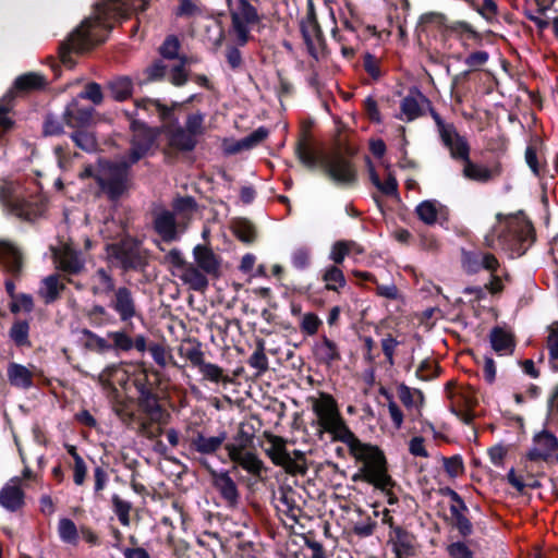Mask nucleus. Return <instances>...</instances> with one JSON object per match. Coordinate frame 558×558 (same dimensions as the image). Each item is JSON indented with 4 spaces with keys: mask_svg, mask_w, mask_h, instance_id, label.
<instances>
[{
    "mask_svg": "<svg viewBox=\"0 0 558 558\" xmlns=\"http://www.w3.org/2000/svg\"><path fill=\"white\" fill-rule=\"evenodd\" d=\"M312 410L316 415L314 424L319 439L324 434L331 436V441H340L348 446L350 454L362 466L353 475V481H363L379 490L393 487L396 482L388 473V463L384 451L374 445L362 442L350 429L342 416L336 399L326 392L313 400Z\"/></svg>",
    "mask_w": 558,
    "mask_h": 558,
    "instance_id": "obj_1",
    "label": "nucleus"
},
{
    "mask_svg": "<svg viewBox=\"0 0 558 558\" xmlns=\"http://www.w3.org/2000/svg\"><path fill=\"white\" fill-rule=\"evenodd\" d=\"M311 124L303 126L295 144V155L299 161L308 170L320 169L337 186L351 187L357 184V169L352 161L359 154V147L347 143L342 153L327 157L318 154L312 146Z\"/></svg>",
    "mask_w": 558,
    "mask_h": 558,
    "instance_id": "obj_2",
    "label": "nucleus"
},
{
    "mask_svg": "<svg viewBox=\"0 0 558 558\" xmlns=\"http://www.w3.org/2000/svg\"><path fill=\"white\" fill-rule=\"evenodd\" d=\"M111 28L99 16L84 20L66 40L60 43L58 48L60 62L70 69L73 68L75 61L72 53H83L105 43Z\"/></svg>",
    "mask_w": 558,
    "mask_h": 558,
    "instance_id": "obj_3",
    "label": "nucleus"
},
{
    "mask_svg": "<svg viewBox=\"0 0 558 558\" xmlns=\"http://www.w3.org/2000/svg\"><path fill=\"white\" fill-rule=\"evenodd\" d=\"M98 168L95 182L99 189V194L104 195L108 202L117 204L128 195L132 186L129 166L124 162L100 159Z\"/></svg>",
    "mask_w": 558,
    "mask_h": 558,
    "instance_id": "obj_4",
    "label": "nucleus"
},
{
    "mask_svg": "<svg viewBox=\"0 0 558 558\" xmlns=\"http://www.w3.org/2000/svg\"><path fill=\"white\" fill-rule=\"evenodd\" d=\"M112 256L124 272H142L148 266L147 251L142 247V242L134 238L129 236L113 244Z\"/></svg>",
    "mask_w": 558,
    "mask_h": 558,
    "instance_id": "obj_5",
    "label": "nucleus"
},
{
    "mask_svg": "<svg viewBox=\"0 0 558 558\" xmlns=\"http://www.w3.org/2000/svg\"><path fill=\"white\" fill-rule=\"evenodd\" d=\"M8 210L19 219L34 222L47 210L46 201L38 195H11L4 201Z\"/></svg>",
    "mask_w": 558,
    "mask_h": 558,
    "instance_id": "obj_6",
    "label": "nucleus"
},
{
    "mask_svg": "<svg viewBox=\"0 0 558 558\" xmlns=\"http://www.w3.org/2000/svg\"><path fill=\"white\" fill-rule=\"evenodd\" d=\"M499 239L518 255H523L535 241V229L531 221H511Z\"/></svg>",
    "mask_w": 558,
    "mask_h": 558,
    "instance_id": "obj_7",
    "label": "nucleus"
},
{
    "mask_svg": "<svg viewBox=\"0 0 558 558\" xmlns=\"http://www.w3.org/2000/svg\"><path fill=\"white\" fill-rule=\"evenodd\" d=\"M201 464L210 475L214 488L219 493L226 506L235 509L240 504V492L235 482L227 471H216L206 460H199Z\"/></svg>",
    "mask_w": 558,
    "mask_h": 558,
    "instance_id": "obj_8",
    "label": "nucleus"
},
{
    "mask_svg": "<svg viewBox=\"0 0 558 558\" xmlns=\"http://www.w3.org/2000/svg\"><path fill=\"white\" fill-rule=\"evenodd\" d=\"M133 385L138 392V408L151 418L153 422H160L163 409L159 403V396L151 388L148 376L144 374L142 377L135 378Z\"/></svg>",
    "mask_w": 558,
    "mask_h": 558,
    "instance_id": "obj_9",
    "label": "nucleus"
},
{
    "mask_svg": "<svg viewBox=\"0 0 558 558\" xmlns=\"http://www.w3.org/2000/svg\"><path fill=\"white\" fill-rule=\"evenodd\" d=\"M161 134L166 135L169 147L189 153L195 149L197 138L193 137L183 126L178 123L165 122L161 124Z\"/></svg>",
    "mask_w": 558,
    "mask_h": 558,
    "instance_id": "obj_10",
    "label": "nucleus"
},
{
    "mask_svg": "<svg viewBox=\"0 0 558 558\" xmlns=\"http://www.w3.org/2000/svg\"><path fill=\"white\" fill-rule=\"evenodd\" d=\"M95 108L82 105L77 98H73L64 108L63 122L72 129H85L93 122Z\"/></svg>",
    "mask_w": 558,
    "mask_h": 558,
    "instance_id": "obj_11",
    "label": "nucleus"
},
{
    "mask_svg": "<svg viewBox=\"0 0 558 558\" xmlns=\"http://www.w3.org/2000/svg\"><path fill=\"white\" fill-rule=\"evenodd\" d=\"M533 447L526 452V459L532 462L547 461L558 449L557 437L547 429L533 436Z\"/></svg>",
    "mask_w": 558,
    "mask_h": 558,
    "instance_id": "obj_12",
    "label": "nucleus"
},
{
    "mask_svg": "<svg viewBox=\"0 0 558 558\" xmlns=\"http://www.w3.org/2000/svg\"><path fill=\"white\" fill-rule=\"evenodd\" d=\"M226 439V432H221L217 436L208 437L201 430H194L192 436L187 437L185 441L189 445L190 451L203 456H213L221 448Z\"/></svg>",
    "mask_w": 558,
    "mask_h": 558,
    "instance_id": "obj_13",
    "label": "nucleus"
},
{
    "mask_svg": "<svg viewBox=\"0 0 558 558\" xmlns=\"http://www.w3.org/2000/svg\"><path fill=\"white\" fill-rule=\"evenodd\" d=\"M136 109L145 111L148 116L158 114L162 122L178 123V117L174 111L180 108V104L172 101L170 106L162 104L159 99L142 97L134 100Z\"/></svg>",
    "mask_w": 558,
    "mask_h": 558,
    "instance_id": "obj_14",
    "label": "nucleus"
},
{
    "mask_svg": "<svg viewBox=\"0 0 558 558\" xmlns=\"http://www.w3.org/2000/svg\"><path fill=\"white\" fill-rule=\"evenodd\" d=\"M53 257L56 268L63 271L64 276L80 275L85 270V260L81 252L71 246L66 245L60 251H54Z\"/></svg>",
    "mask_w": 558,
    "mask_h": 558,
    "instance_id": "obj_15",
    "label": "nucleus"
},
{
    "mask_svg": "<svg viewBox=\"0 0 558 558\" xmlns=\"http://www.w3.org/2000/svg\"><path fill=\"white\" fill-rule=\"evenodd\" d=\"M446 132V136L441 133L439 137L442 145L449 149L451 158L462 162L470 159V144L464 136L459 134L456 125L450 126Z\"/></svg>",
    "mask_w": 558,
    "mask_h": 558,
    "instance_id": "obj_16",
    "label": "nucleus"
},
{
    "mask_svg": "<svg viewBox=\"0 0 558 558\" xmlns=\"http://www.w3.org/2000/svg\"><path fill=\"white\" fill-rule=\"evenodd\" d=\"M112 308L120 317L121 322H129L136 315V305L132 291L126 287H119L109 302Z\"/></svg>",
    "mask_w": 558,
    "mask_h": 558,
    "instance_id": "obj_17",
    "label": "nucleus"
},
{
    "mask_svg": "<svg viewBox=\"0 0 558 558\" xmlns=\"http://www.w3.org/2000/svg\"><path fill=\"white\" fill-rule=\"evenodd\" d=\"M502 173L500 162H496L493 167L488 168L468 159L463 162L462 174L465 179L477 183H488Z\"/></svg>",
    "mask_w": 558,
    "mask_h": 558,
    "instance_id": "obj_18",
    "label": "nucleus"
},
{
    "mask_svg": "<svg viewBox=\"0 0 558 558\" xmlns=\"http://www.w3.org/2000/svg\"><path fill=\"white\" fill-rule=\"evenodd\" d=\"M389 543L392 545L396 558L416 555L415 536L402 526L391 525Z\"/></svg>",
    "mask_w": 558,
    "mask_h": 558,
    "instance_id": "obj_19",
    "label": "nucleus"
},
{
    "mask_svg": "<svg viewBox=\"0 0 558 558\" xmlns=\"http://www.w3.org/2000/svg\"><path fill=\"white\" fill-rule=\"evenodd\" d=\"M46 86L47 80L44 75L35 72H28L14 80L12 88L3 96V100L9 99V101H12L15 98L16 93L41 90Z\"/></svg>",
    "mask_w": 558,
    "mask_h": 558,
    "instance_id": "obj_20",
    "label": "nucleus"
},
{
    "mask_svg": "<svg viewBox=\"0 0 558 558\" xmlns=\"http://www.w3.org/2000/svg\"><path fill=\"white\" fill-rule=\"evenodd\" d=\"M0 263L14 278H20L23 271V254L17 246L8 241H0Z\"/></svg>",
    "mask_w": 558,
    "mask_h": 558,
    "instance_id": "obj_21",
    "label": "nucleus"
},
{
    "mask_svg": "<svg viewBox=\"0 0 558 558\" xmlns=\"http://www.w3.org/2000/svg\"><path fill=\"white\" fill-rule=\"evenodd\" d=\"M154 230L160 235L163 242L171 243L179 239L178 225L174 213L163 209L154 215Z\"/></svg>",
    "mask_w": 558,
    "mask_h": 558,
    "instance_id": "obj_22",
    "label": "nucleus"
},
{
    "mask_svg": "<svg viewBox=\"0 0 558 558\" xmlns=\"http://www.w3.org/2000/svg\"><path fill=\"white\" fill-rule=\"evenodd\" d=\"M313 354L320 365L326 366H331L342 359L338 344L326 335L314 344Z\"/></svg>",
    "mask_w": 558,
    "mask_h": 558,
    "instance_id": "obj_23",
    "label": "nucleus"
},
{
    "mask_svg": "<svg viewBox=\"0 0 558 558\" xmlns=\"http://www.w3.org/2000/svg\"><path fill=\"white\" fill-rule=\"evenodd\" d=\"M160 130L161 125L149 126L145 121H133L130 125V131L133 134L130 142L151 149L161 135Z\"/></svg>",
    "mask_w": 558,
    "mask_h": 558,
    "instance_id": "obj_24",
    "label": "nucleus"
},
{
    "mask_svg": "<svg viewBox=\"0 0 558 558\" xmlns=\"http://www.w3.org/2000/svg\"><path fill=\"white\" fill-rule=\"evenodd\" d=\"M193 255L197 268L207 275H218L221 260L220 257L216 255L210 247L198 244L194 247Z\"/></svg>",
    "mask_w": 558,
    "mask_h": 558,
    "instance_id": "obj_25",
    "label": "nucleus"
},
{
    "mask_svg": "<svg viewBox=\"0 0 558 558\" xmlns=\"http://www.w3.org/2000/svg\"><path fill=\"white\" fill-rule=\"evenodd\" d=\"M178 353L181 357H184L193 368L199 367L205 362L203 343L194 337L184 339L178 349Z\"/></svg>",
    "mask_w": 558,
    "mask_h": 558,
    "instance_id": "obj_26",
    "label": "nucleus"
},
{
    "mask_svg": "<svg viewBox=\"0 0 558 558\" xmlns=\"http://www.w3.org/2000/svg\"><path fill=\"white\" fill-rule=\"evenodd\" d=\"M60 276L52 274L41 280L38 289V295L46 305L53 304L60 300L62 292L66 289L65 284L59 281Z\"/></svg>",
    "mask_w": 558,
    "mask_h": 558,
    "instance_id": "obj_27",
    "label": "nucleus"
},
{
    "mask_svg": "<svg viewBox=\"0 0 558 558\" xmlns=\"http://www.w3.org/2000/svg\"><path fill=\"white\" fill-rule=\"evenodd\" d=\"M229 458L232 462L254 476L260 477L262 473L265 471L263 461L254 452L246 451L238 453L234 448H230Z\"/></svg>",
    "mask_w": 558,
    "mask_h": 558,
    "instance_id": "obj_28",
    "label": "nucleus"
},
{
    "mask_svg": "<svg viewBox=\"0 0 558 558\" xmlns=\"http://www.w3.org/2000/svg\"><path fill=\"white\" fill-rule=\"evenodd\" d=\"M106 88L113 100L122 102L132 97L134 83L130 76L120 75L109 80Z\"/></svg>",
    "mask_w": 558,
    "mask_h": 558,
    "instance_id": "obj_29",
    "label": "nucleus"
},
{
    "mask_svg": "<svg viewBox=\"0 0 558 558\" xmlns=\"http://www.w3.org/2000/svg\"><path fill=\"white\" fill-rule=\"evenodd\" d=\"M0 506L10 512H16L25 506V493L17 485H4L0 490Z\"/></svg>",
    "mask_w": 558,
    "mask_h": 558,
    "instance_id": "obj_30",
    "label": "nucleus"
},
{
    "mask_svg": "<svg viewBox=\"0 0 558 558\" xmlns=\"http://www.w3.org/2000/svg\"><path fill=\"white\" fill-rule=\"evenodd\" d=\"M489 341L493 350L498 354H512L515 349V340L513 335L499 326L492 328L489 333Z\"/></svg>",
    "mask_w": 558,
    "mask_h": 558,
    "instance_id": "obj_31",
    "label": "nucleus"
},
{
    "mask_svg": "<svg viewBox=\"0 0 558 558\" xmlns=\"http://www.w3.org/2000/svg\"><path fill=\"white\" fill-rule=\"evenodd\" d=\"M8 379L13 387L28 389L33 386V374L24 365L10 363L8 366Z\"/></svg>",
    "mask_w": 558,
    "mask_h": 558,
    "instance_id": "obj_32",
    "label": "nucleus"
},
{
    "mask_svg": "<svg viewBox=\"0 0 558 558\" xmlns=\"http://www.w3.org/2000/svg\"><path fill=\"white\" fill-rule=\"evenodd\" d=\"M179 277L193 291L203 292L208 287L207 277L192 264H189Z\"/></svg>",
    "mask_w": 558,
    "mask_h": 558,
    "instance_id": "obj_33",
    "label": "nucleus"
},
{
    "mask_svg": "<svg viewBox=\"0 0 558 558\" xmlns=\"http://www.w3.org/2000/svg\"><path fill=\"white\" fill-rule=\"evenodd\" d=\"M322 280L325 282V290L337 293L347 286L343 271L336 265H329L322 271Z\"/></svg>",
    "mask_w": 558,
    "mask_h": 558,
    "instance_id": "obj_34",
    "label": "nucleus"
},
{
    "mask_svg": "<svg viewBox=\"0 0 558 558\" xmlns=\"http://www.w3.org/2000/svg\"><path fill=\"white\" fill-rule=\"evenodd\" d=\"M197 369L204 380L214 384H223L225 386L233 383V379L229 375L225 374L223 368L217 364L205 361L199 367H197Z\"/></svg>",
    "mask_w": 558,
    "mask_h": 558,
    "instance_id": "obj_35",
    "label": "nucleus"
},
{
    "mask_svg": "<svg viewBox=\"0 0 558 558\" xmlns=\"http://www.w3.org/2000/svg\"><path fill=\"white\" fill-rule=\"evenodd\" d=\"M234 235L243 243L251 244L257 238L255 225L247 218H236L232 222Z\"/></svg>",
    "mask_w": 558,
    "mask_h": 558,
    "instance_id": "obj_36",
    "label": "nucleus"
},
{
    "mask_svg": "<svg viewBox=\"0 0 558 558\" xmlns=\"http://www.w3.org/2000/svg\"><path fill=\"white\" fill-rule=\"evenodd\" d=\"M310 20H311L312 33L308 31V28L305 25L301 26V33H302L304 44L307 47L308 53L313 57H316V49H315L313 36L315 37V39L318 43H320V41H324V33H323V29H322L318 21L316 20V16L314 13H312L310 15Z\"/></svg>",
    "mask_w": 558,
    "mask_h": 558,
    "instance_id": "obj_37",
    "label": "nucleus"
},
{
    "mask_svg": "<svg viewBox=\"0 0 558 558\" xmlns=\"http://www.w3.org/2000/svg\"><path fill=\"white\" fill-rule=\"evenodd\" d=\"M398 397L407 409H411L413 407H422L424 403V393L422 390H412L405 384H400L398 386Z\"/></svg>",
    "mask_w": 558,
    "mask_h": 558,
    "instance_id": "obj_38",
    "label": "nucleus"
},
{
    "mask_svg": "<svg viewBox=\"0 0 558 558\" xmlns=\"http://www.w3.org/2000/svg\"><path fill=\"white\" fill-rule=\"evenodd\" d=\"M469 7L478 13L488 24L497 22V15L499 13L498 4L495 0H483L480 5L475 0H469Z\"/></svg>",
    "mask_w": 558,
    "mask_h": 558,
    "instance_id": "obj_39",
    "label": "nucleus"
},
{
    "mask_svg": "<svg viewBox=\"0 0 558 558\" xmlns=\"http://www.w3.org/2000/svg\"><path fill=\"white\" fill-rule=\"evenodd\" d=\"M113 10H118V15L126 19L130 13L144 12L148 8V0H116L111 4Z\"/></svg>",
    "mask_w": 558,
    "mask_h": 558,
    "instance_id": "obj_40",
    "label": "nucleus"
},
{
    "mask_svg": "<svg viewBox=\"0 0 558 558\" xmlns=\"http://www.w3.org/2000/svg\"><path fill=\"white\" fill-rule=\"evenodd\" d=\"M29 323L26 319H17L10 328L9 336L17 347H28Z\"/></svg>",
    "mask_w": 558,
    "mask_h": 558,
    "instance_id": "obj_41",
    "label": "nucleus"
},
{
    "mask_svg": "<svg viewBox=\"0 0 558 558\" xmlns=\"http://www.w3.org/2000/svg\"><path fill=\"white\" fill-rule=\"evenodd\" d=\"M71 138L78 148L86 153L97 150L98 143L95 135L84 129H76V131L72 132Z\"/></svg>",
    "mask_w": 558,
    "mask_h": 558,
    "instance_id": "obj_42",
    "label": "nucleus"
},
{
    "mask_svg": "<svg viewBox=\"0 0 558 558\" xmlns=\"http://www.w3.org/2000/svg\"><path fill=\"white\" fill-rule=\"evenodd\" d=\"M247 364L257 369V375H262L268 371V357L265 353V341L263 339L256 341V349L248 357Z\"/></svg>",
    "mask_w": 558,
    "mask_h": 558,
    "instance_id": "obj_43",
    "label": "nucleus"
},
{
    "mask_svg": "<svg viewBox=\"0 0 558 558\" xmlns=\"http://www.w3.org/2000/svg\"><path fill=\"white\" fill-rule=\"evenodd\" d=\"M243 24L254 25L260 22V16L248 0H238V12H232Z\"/></svg>",
    "mask_w": 558,
    "mask_h": 558,
    "instance_id": "obj_44",
    "label": "nucleus"
},
{
    "mask_svg": "<svg viewBox=\"0 0 558 558\" xmlns=\"http://www.w3.org/2000/svg\"><path fill=\"white\" fill-rule=\"evenodd\" d=\"M96 277L98 278L99 286H94L92 288L93 294H105L108 295L109 293L117 290L116 289V282L113 277L109 271H107L105 268H99L96 271Z\"/></svg>",
    "mask_w": 558,
    "mask_h": 558,
    "instance_id": "obj_45",
    "label": "nucleus"
},
{
    "mask_svg": "<svg viewBox=\"0 0 558 558\" xmlns=\"http://www.w3.org/2000/svg\"><path fill=\"white\" fill-rule=\"evenodd\" d=\"M286 471L292 475H305L307 472L306 458L300 450L293 451V457L289 456V461L282 465Z\"/></svg>",
    "mask_w": 558,
    "mask_h": 558,
    "instance_id": "obj_46",
    "label": "nucleus"
},
{
    "mask_svg": "<svg viewBox=\"0 0 558 558\" xmlns=\"http://www.w3.org/2000/svg\"><path fill=\"white\" fill-rule=\"evenodd\" d=\"M59 536L62 542L71 545H76L78 541V533L75 523L69 518H62L58 525Z\"/></svg>",
    "mask_w": 558,
    "mask_h": 558,
    "instance_id": "obj_47",
    "label": "nucleus"
},
{
    "mask_svg": "<svg viewBox=\"0 0 558 558\" xmlns=\"http://www.w3.org/2000/svg\"><path fill=\"white\" fill-rule=\"evenodd\" d=\"M355 245L353 241L340 240L335 242L331 246L329 259L332 260L336 266L341 265Z\"/></svg>",
    "mask_w": 558,
    "mask_h": 558,
    "instance_id": "obj_48",
    "label": "nucleus"
},
{
    "mask_svg": "<svg viewBox=\"0 0 558 558\" xmlns=\"http://www.w3.org/2000/svg\"><path fill=\"white\" fill-rule=\"evenodd\" d=\"M267 453L276 465L282 466L284 462L289 461L290 453L287 451L283 438L279 436L272 437V447Z\"/></svg>",
    "mask_w": 558,
    "mask_h": 558,
    "instance_id": "obj_49",
    "label": "nucleus"
},
{
    "mask_svg": "<svg viewBox=\"0 0 558 558\" xmlns=\"http://www.w3.org/2000/svg\"><path fill=\"white\" fill-rule=\"evenodd\" d=\"M167 72V65L160 59L155 60L150 65L144 70L145 78L140 81V85L148 84L156 81H161Z\"/></svg>",
    "mask_w": 558,
    "mask_h": 558,
    "instance_id": "obj_50",
    "label": "nucleus"
},
{
    "mask_svg": "<svg viewBox=\"0 0 558 558\" xmlns=\"http://www.w3.org/2000/svg\"><path fill=\"white\" fill-rule=\"evenodd\" d=\"M83 335L87 338L85 343L86 349L96 351L98 353H105L112 350L111 343H109L105 338L98 336L94 331L84 329Z\"/></svg>",
    "mask_w": 558,
    "mask_h": 558,
    "instance_id": "obj_51",
    "label": "nucleus"
},
{
    "mask_svg": "<svg viewBox=\"0 0 558 558\" xmlns=\"http://www.w3.org/2000/svg\"><path fill=\"white\" fill-rule=\"evenodd\" d=\"M452 526L456 527L462 537H469L473 533V525L465 513H460L454 507H450Z\"/></svg>",
    "mask_w": 558,
    "mask_h": 558,
    "instance_id": "obj_52",
    "label": "nucleus"
},
{
    "mask_svg": "<svg viewBox=\"0 0 558 558\" xmlns=\"http://www.w3.org/2000/svg\"><path fill=\"white\" fill-rule=\"evenodd\" d=\"M253 434L248 433L243 426H241L233 438L234 441L225 445L228 456L230 457V448H234L238 453L244 452V450L253 442Z\"/></svg>",
    "mask_w": 558,
    "mask_h": 558,
    "instance_id": "obj_53",
    "label": "nucleus"
},
{
    "mask_svg": "<svg viewBox=\"0 0 558 558\" xmlns=\"http://www.w3.org/2000/svg\"><path fill=\"white\" fill-rule=\"evenodd\" d=\"M415 213L420 220L426 225H434L437 221L438 211L433 201H423L420 203L415 208Z\"/></svg>",
    "mask_w": 558,
    "mask_h": 558,
    "instance_id": "obj_54",
    "label": "nucleus"
},
{
    "mask_svg": "<svg viewBox=\"0 0 558 558\" xmlns=\"http://www.w3.org/2000/svg\"><path fill=\"white\" fill-rule=\"evenodd\" d=\"M401 112L407 117L408 121H413L423 116L422 108L417 99L413 96H405L400 104Z\"/></svg>",
    "mask_w": 558,
    "mask_h": 558,
    "instance_id": "obj_55",
    "label": "nucleus"
},
{
    "mask_svg": "<svg viewBox=\"0 0 558 558\" xmlns=\"http://www.w3.org/2000/svg\"><path fill=\"white\" fill-rule=\"evenodd\" d=\"M80 99H88L95 106H99L104 101V93L100 84L96 82H89L85 85L84 89L76 97Z\"/></svg>",
    "mask_w": 558,
    "mask_h": 558,
    "instance_id": "obj_56",
    "label": "nucleus"
},
{
    "mask_svg": "<svg viewBox=\"0 0 558 558\" xmlns=\"http://www.w3.org/2000/svg\"><path fill=\"white\" fill-rule=\"evenodd\" d=\"M86 317L89 319V322L97 327L105 326L107 324H110L112 322L110 314L107 312V310L99 304L93 305L87 312Z\"/></svg>",
    "mask_w": 558,
    "mask_h": 558,
    "instance_id": "obj_57",
    "label": "nucleus"
},
{
    "mask_svg": "<svg viewBox=\"0 0 558 558\" xmlns=\"http://www.w3.org/2000/svg\"><path fill=\"white\" fill-rule=\"evenodd\" d=\"M180 41L175 35L167 36L161 46L159 47L160 56L168 60L178 59Z\"/></svg>",
    "mask_w": 558,
    "mask_h": 558,
    "instance_id": "obj_58",
    "label": "nucleus"
},
{
    "mask_svg": "<svg viewBox=\"0 0 558 558\" xmlns=\"http://www.w3.org/2000/svg\"><path fill=\"white\" fill-rule=\"evenodd\" d=\"M442 465L449 477L456 478L464 472L463 459L460 454L442 457Z\"/></svg>",
    "mask_w": 558,
    "mask_h": 558,
    "instance_id": "obj_59",
    "label": "nucleus"
},
{
    "mask_svg": "<svg viewBox=\"0 0 558 558\" xmlns=\"http://www.w3.org/2000/svg\"><path fill=\"white\" fill-rule=\"evenodd\" d=\"M113 511L117 514L120 523L124 526L130 525V511L132 508L131 502L121 499L118 495L112 496Z\"/></svg>",
    "mask_w": 558,
    "mask_h": 558,
    "instance_id": "obj_60",
    "label": "nucleus"
},
{
    "mask_svg": "<svg viewBox=\"0 0 558 558\" xmlns=\"http://www.w3.org/2000/svg\"><path fill=\"white\" fill-rule=\"evenodd\" d=\"M205 114L202 112L191 113L186 117L184 129L195 138L203 135Z\"/></svg>",
    "mask_w": 558,
    "mask_h": 558,
    "instance_id": "obj_61",
    "label": "nucleus"
},
{
    "mask_svg": "<svg viewBox=\"0 0 558 558\" xmlns=\"http://www.w3.org/2000/svg\"><path fill=\"white\" fill-rule=\"evenodd\" d=\"M64 133L63 122L54 114L47 113L43 122L44 136H58Z\"/></svg>",
    "mask_w": 558,
    "mask_h": 558,
    "instance_id": "obj_62",
    "label": "nucleus"
},
{
    "mask_svg": "<svg viewBox=\"0 0 558 558\" xmlns=\"http://www.w3.org/2000/svg\"><path fill=\"white\" fill-rule=\"evenodd\" d=\"M232 29L236 35V44L244 47L253 37L250 34L248 24H243L235 14H231Z\"/></svg>",
    "mask_w": 558,
    "mask_h": 558,
    "instance_id": "obj_63",
    "label": "nucleus"
},
{
    "mask_svg": "<svg viewBox=\"0 0 558 558\" xmlns=\"http://www.w3.org/2000/svg\"><path fill=\"white\" fill-rule=\"evenodd\" d=\"M291 264L298 270H304L311 265V250L306 246L295 248L291 254Z\"/></svg>",
    "mask_w": 558,
    "mask_h": 558,
    "instance_id": "obj_64",
    "label": "nucleus"
}]
</instances>
